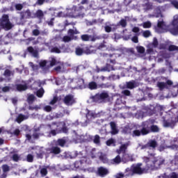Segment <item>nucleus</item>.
Here are the masks:
<instances>
[{
  "mask_svg": "<svg viewBox=\"0 0 178 178\" xmlns=\"http://www.w3.org/2000/svg\"><path fill=\"white\" fill-rule=\"evenodd\" d=\"M149 159L144 157L143 159L146 162L145 168H142L143 163H138L133 164L131 166L128 167L124 170V175L126 177H133L136 175H141L144 173H147L148 170H158L165 163V159L159 156L155 157V153L150 154Z\"/></svg>",
  "mask_w": 178,
  "mask_h": 178,
  "instance_id": "f257e3e1",
  "label": "nucleus"
},
{
  "mask_svg": "<svg viewBox=\"0 0 178 178\" xmlns=\"http://www.w3.org/2000/svg\"><path fill=\"white\" fill-rule=\"evenodd\" d=\"M141 130H134L133 131L132 136L133 137H138L140 136H147L151 133V120H147L143 122L141 125Z\"/></svg>",
  "mask_w": 178,
  "mask_h": 178,
  "instance_id": "f03ea898",
  "label": "nucleus"
},
{
  "mask_svg": "<svg viewBox=\"0 0 178 178\" xmlns=\"http://www.w3.org/2000/svg\"><path fill=\"white\" fill-rule=\"evenodd\" d=\"M165 149H174L175 151L178 150V136L177 138L173 140H166L159 147V151L162 152Z\"/></svg>",
  "mask_w": 178,
  "mask_h": 178,
  "instance_id": "7ed1b4c3",
  "label": "nucleus"
},
{
  "mask_svg": "<svg viewBox=\"0 0 178 178\" xmlns=\"http://www.w3.org/2000/svg\"><path fill=\"white\" fill-rule=\"evenodd\" d=\"M86 119L87 120L85 122H82L81 125L83 126V127H86L88 123L90 122H92L94 119H97V118H99L101 116V114L99 113H95L94 111L86 109Z\"/></svg>",
  "mask_w": 178,
  "mask_h": 178,
  "instance_id": "20e7f679",
  "label": "nucleus"
},
{
  "mask_svg": "<svg viewBox=\"0 0 178 178\" xmlns=\"http://www.w3.org/2000/svg\"><path fill=\"white\" fill-rule=\"evenodd\" d=\"M109 98V93L108 92H102L101 93H97L95 96H92L90 99L93 102H97V104H102L105 102L106 99Z\"/></svg>",
  "mask_w": 178,
  "mask_h": 178,
  "instance_id": "39448f33",
  "label": "nucleus"
},
{
  "mask_svg": "<svg viewBox=\"0 0 178 178\" xmlns=\"http://www.w3.org/2000/svg\"><path fill=\"white\" fill-rule=\"evenodd\" d=\"M0 26L6 30V31H8L13 27V24L10 22L9 20V15H3L1 19Z\"/></svg>",
  "mask_w": 178,
  "mask_h": 178,
  "instance_id": "423d86ee",
  "label": "nucleus"
},
{
  "mask_svg": "<svg viewBox=\"0 0 178 178\" xmlns=\"http://www.w3.org/2000/svg\"><path fill=\"white\" fill-rule=\"evenodd\" d=\"M127 147H129V144H124L116 151L119 154H124L122 158L121 159V161L124 162V163H126V162H129V161H130V156L125 153L126 149H127Z\"/></svg>",
  "mask_w": 178,
  "mask_h": 178,
  "instance_id": "0eeeda50",
  "label": "nucleus"
},
{
  "mask_svg": "<svg viewBox=\"0 0 178 178\" xmlns=\"http://www.w3.org/2000/svg\"><path fill=\"white\" fill-rule=\"evenodd\" d=\"M83 6H73L72 9L68 10L67 16L70 17H84V14H79V10H81Z\"/></svg>",
  "mask_w": 178,
  "mask_h": 178,
  "instance_id": "6e6552de",
  "label": "nucleus"
},
{
  "mask_svg": "<svg viewBox=\"0 0 178 178\" xmlns=\"http://www.w3.org/2000/svg\"><path fill=\"white\" fill-rule=\"evenodd\" d=\"M90 163H91V160H90V159L82 157L79 161H76L74 163V167L76 168V169H79V168H84L86 165H90Z\"/></svg>",
  "mask_w": 178,
  "mask_h": 178,
  "instance_id": "1a4fd4ad",
  "label": "nucleus"
},
{
  "mask_svg": "<svg viewBox=\"0 0 178 178\" xmlns=\"http://www.w3.org/2000/svg\"><path fill=\"white\" fill-rule=\"evenodd\" d=\"M157 146L158 143H156V140H150L146 145L141 146L140 149H150V148H152V149H155Z\"/></svg>",
  "mask_w": 178,
  "mask_h": 178,
  "instance_id": "9d476101",
  "label": "nucleus"
},
{
  "mask_svg": "<svg viewBox=\"0 0 178 178\" xmlns=\"http://www.w3.org/2000/svg\"><path fill=\"white\" fill-rule=\"evenodd\" d=\"M63 102L67 106H70L73 105V104L76 103V100L74 99V97L73 95H68L64 97Z\"/></svg>",
  "mask_w": 178,
  "mask_h": 178,
  "instance_id": "9b49d317",
  "label": "nucleus"
},
{
  "mask_svg": "<svg viewBox=\"0 0 178 178\" xmlns=\"http://www.w3.org/2000/svg\"><path fill=\"white\" fill-rule=\"evenodd\" d=\"M168 31L172 35H178V25H173V21H172L171 24L168 26Z\"/></svg>",
  "mask_w": 178,
  "mask_h": 178,
  "instance_id": "f8f14e48",
  "label": "nucleus"
},
{
  "mask_svg": "<svg viewBox=\"0 0 178 178\" xmlns=\"http://www.w3.org/2000/svg\"><path fill=\"white\" fill-rule=\"evenodd\" d=\"M96 173L97 176H99L100 177H105V176H108V175H109V170L106 168L99 167L97 168Z\"/></svg>",
  "mask_w": 178,
  "mask_h": 178,
  "instance_id": "ddd939ff",
  "label": "nucleus"
},
{
  "mask_svg": "<svg viewBox=\"0 0 178 178\" xmlns=\"http://www.w3.org/2000/svg\"><path fill=\"white\" fill-rule=\"evenodd\" d=\"M116 29H118V25L112 24L109 22L106 23L104 26L106 33H111V31H114Z\"/></svg>",
  "mask_w": 178,
  "mask_h": 178,
  "instance_id": "4468645a",
  "label": "nucleus"
},
{
  "mask_svg": "<svg viewBox=\"0 0 178 178\" xmlns=\"http://www.w3.org/2000/svg\"><path fill=\"white\" fill-rule=\"evenodd\" d=\"M91 136L90 135H81L77 136L76 143H86V141H90Z\"/></svg>",
  "mask_w": 178,
  "mask_h": 178,
  "instance_id": "2eb2a0df",
  "label": "nucleus"
},
{
  "mask_svg": "<svg viewBox=\"0 0 178 178\" xmlns=\"http://www.w3.org/2000/svg\"><path fill=\"white\" fill-rule=\"evenodd\" d=\"M157 27L163 30V31H168V27H169V26H166V22L163 21V19H160L158 21Z\"/></svg>",
  "mask_w": 178,
  "mask_h": 178,
  "instance_id": "dca6fc26",
  "label": "nucleus"
},
{
  "mask_svg": "<svg viewBox=\"0 0 178 178\" xmlns=\"http://www.w3.org/2000/svg\"><path fill=\"white\" fill-rule=\"evenodd\" d=\"M47 154H54L55 155H58V154H60V148L58 146L52 147L51 148H47L46 149Z\"/></svg>",
  "mask_w": 178,
  "mask_h": 178,
  "instance_id": "f3484780",
  "label": "nucleus"
},
{
  "mask_svg": "<svg viewBox=\"0 0 178 178\" xmlns=\"http://www.w3.org/2000/svg\"><path fill=\"white\" fill-rule=\"evenodd\" d=\"M82 41H95V40H98V37L90 35H82L81 36Z\"/></svg>",
  "mask_w": 178,
  "mask_h": 178,
  "instance_id": "a211bd4d",
  "label": "nucleus"
},
{
  "mask_svg": "<svg viewBox=\"0 0 178 178\" xmlns=\"http://www.w3.org/2000/svg\"><path fill=\"white\" fill-rule=\"evenodd\" d=\"M73 83L76 84L74 88H81V87L84 84V79L77 78V79H73Z\"/></svg>",
  "mask_w": 178,
  "mask_h": 178,
  "instance_id": "6ab92c4d",
  "label": "nucleus"
},
{
  "mask_svg": "<svg viewBox=\"0 0 178 178\" xmlns=\"http://www.w3.org/2000/svg\"><path fill=\"white\" fill-rule=\"evenodd\" d=\"M149 17H165V16L161 13V7H157L155 9L154 14L149 15Z\"/></svg>",
  "mask_w": 178,
  "mask_h": 178,
  "instance_id": "aec40b11",
  "label": "nucleus"
},
{
  "mask_svg": "<svg viewBox=\"0 0 178 178\" xmlns=\"http://www.w3.org/2000/svg\"><path fill=\"white\" fill-rule=\"evenodd\" d=\"M27 51L33 58H38V50L35 49L33 47H29Z\"/></svg>",
  "mask_w": 178,
  "mask_h": 178,
  "instance_id": "412c9836",
  "label": "nucleus"
},
{
  "mask_svg": "<svg viewBox=\"0 0 178 178\" xmlns=\"http://www.w3.org/2000/svg\"><path fill=\"white\" fill-rule=\"evenodd\" d=\"M169 161H170V163L172 166H177V165H178V156L177 155L170 156L169 157Z\"/></svg>",
  "mask_w": 178,
  "mask_h": 178,
  "instance_id": "4be33fe9",
  "label": "nucleus"
},
{
  "mask_svg": "<svg viewBox=\"0 0 178 178\" xmlns=\"http://www.w3.org/2000/svg\"><path fill=\"white\" fill-rule=\"evenodd\" d=\"M33 16H31V12L30 10H27L26 11L22 13L21 19L24 20L25 19H31Z\"/></svg>",
  "mask_w": 178,
  "mask_h": 178,
  "instance_id": "5701e85b",
  "label": "nucleus"
},
{
  "mask_svg": "<svg viewBox=\"0 0 178 178\" xmlns=\"http://www.w3.org/2000/svg\"><path fill=\"white\" fill-rule=\"evenodd\" d=\"M29 119V115H24L23 114H19L18 116L17 117L15 121L17 123H22L23 120H27Z\"/></svg>",
  "mask_w": 178,
  "mask_h": 178,
  "instance_id": "b1692460",
  "label": "nucleus"
},
{
  "mask_svg": "<svg viewBox=\"0 0 178 178\" xmlns=\"http://www.w3.org/2000/svg\"><path fill=\"white\" fill-rule=\"evenodd\" d=\"M112 70H115V69L113 68V65H111L108 63L105 67H102L100 69V72H112Z\"/></svg>",
  "mask_w": 178,
  "mask_h": 178,
  "instance_id": "393cba45",
  "label": "nucleus"
},
{
  "mask_svg": "<svg viewBox=\"0 0 178 178\" xmlns=\"http://www.w3.org/2000/svg\"><path fill=\"white\" fill-rule=\"evenodd\" d=\"M120 162H122V158H120V155H118L114 159L110 160V163H111V165H119Z\"/></svg>",
  "mask_w": 178,
  "mask_h": 178,
  "instance_id": "a878e982",
  "label": "nucleus"
},
{
  "mask_svg": "<svg viewBox=\"0 0 178 178\" xmlns=\"http://www.w3.org/2000/svg\"><path fill=\"white\" fill-rule=\"evenodd\" d=\"M110 126L111 127V134H118L119 133V130L116 127V123L111 122H110Z\"/></svg>",
  "mask_w": 178,
  "mask_h": 178,
  "instance_id": "bb28decb",
  "label": "nucleus"
},
{
  "mask_svg": "<svg viewBox=\"0 0 178 178\" xmlns=\"http://www.w3.org/2000/svg\"><path fill=\"white\" fill-rule=\"evenodd\" d=\"M163 125L164 127H170V129H173V127H175V126H176V122H175V121H171V122L163 121Z\"/></svg>",
  "mask_w": 178,
  "mask_h": 178,
  "instance_id": "cd10ccee",
  "label": "nucleus"
},
{
  "mask_svg": "<svg viewBox=\"0 0 178 178\" xmlns=\"http://www.w3.org/2000/svg\"><path fill=\"white\" fill-rule=\"evenodd\" d=\"M44 154H45V152L44 151L43 147H38L36 150V154L38 158L42 159V156H44Z\"/></svg>",
  "mask_w": 178,
  "mask_h": 178,
  "instance_id": "c85d7f7f",
  "label": "nucleus"
},
{
  "mask_svg": "<svg viewBox=\"0 0 178 178\" xmlns=\"http://www.w3.org/2000/svg\"><path fill=\"white\" fill-rule=\"evenodd\" d=\"M137 86V83H136V81H134L127 82V88H129V90H133V88H136Z\"/></svg>",
  "mask_w": 178,
  "mask_h": 178,
  "instance_id": "c756f323",
  "label": "nucleus"
},
{
  "mask_svg": "<svg viewBox=\"0 0 178 178\" xmlns=\"http://www.w3.org/2000/svg\"><path fill=\"white\" fill-rule=\"evenodd\" d=\"M48 62L47 60H41L40 62V66L43 69V70H48L49 69V65H47Z\"/></svg>",
  "mask_w": 178,
  "mask_h": 178,
  "instance_id": "7c9ffc66",
  "label": "nucleus"
},
{
  "mask_svg": "<svg viewBox=\"0 0 178 178\" xmlns=\"http://www.w3.org/2000/svg\"><path fill=\"white\" fill-rule=\"evenodd\" d=\"M142 6L145 10H149L151 9V3L148 0H145Z\"/></svg>",
  "mask_w": 178,
  "mask_h": 178,
  "instance_id": "2f4dec72",
  "label": "nucleus"
},
{
  "mask_svg": "<svg viewBox=\"0 0 178 178\" xmlns=\"http://www.w3.org/2000/svg\"><path fill=\"white\" fill-rule=\"evenodd\" d=\"M15 87L17 91H26V90H27L26 84H17Z\"/></svg>",
  "mask_w": 178,
  "mask_h": 178,
  "instance_id": "473e14b6",
  "label": "nucleus"
},
{
  "mask_svg": "<svg viewBox=\"0 0 178 178\" xmlns=\"http://www.w3.org/2000/svg\"><path fill=\"white\" fill-rule=\"evenodd\" d=\"M68 35H70L71 37H73L74 34H80V32L77 31V29L76 27H74L73 29H69L67 31Z\"/></svg>",
  "mask_w": 178,
  "mask_h": 178,
  "instance_id": "72a5a7b5",
  "label": "nucleus"
},
{
  "mask_svg": "<svg viewBox=\"0 0 178 178\" xmlns=\"http://www.w3.org/2000/svg\"><path fill=\"white\" fill-rule=\"evenodd\" d=\"M55 126L56 127H60L58 130H60L65 126V122L53 123L51 125H49V127L51 129H55Z\"/></svg>",
  "mask_w": 178,
  "mask_h": 178,
  "instance_id": "f704fd0d",
  "label": "nucleus"
},
{
  "mask_svg": "<svg viewBox=\"0 0 178 178\" xmlns=\"http://www.w3.org/2000/svg\"><path fill=\"white\" fill-rule=\"evenodd\" d=\"M35 29H33L32 31V35H34L35 37H38L40 34H41V31H40V27H38V25H35Z\"/></svg>",
  "mask_w": 178,
  "mask_h": 178,
  "instance_id": "c9c22d12",
  "label": "nucleus"
},
{
  "mask_svg": "<svg viewBox=\"0 0 178 178\" xmlns=\"http://www.w3.org/2000/svg\"><path fill=\"white\" fill-rule=\"evenodd\" d=\"M40 174L42 177L48 175V166H43L40 168Z\"/></svg>",
  "mask_w": 178,
  "mask_h": 178,
  "instance_id": "e433bc0d",
  "label": "nucleus"
},
{
  "mask_svg": "<svg viewBox=\"0 0 178 178\" xmlns=\"http://www.w3.org/2000/svg\"><path fill=\"white\" fill-rule=\"evenodd\" d=\"M88 88H89V90H97V88H98V85L97 83L92 81L88 83Z\"/></svg>",
  "mask_w": 178,
  "mask_h": 178,
  "instance_id": "4c0bfd02",
  "label": "nucleus"
},
{
  "mask_svg": "<svg viewBox=\"0 0 178 178\" xmlns=\"http://www.w3.org/2000/svg\"><path fill=\"white\" fill-rule=\"evenodd\" d=\"M97 156H99L100 161H102L104 163H106V162H108V159H106V156L103 155L102 152L97 153Z\"/></svg>",
  "mask_w": 178,
  "mask_h": 178,
  "instance_id": "58836bf2",
  "label": "nucleus"
},
{
  "mask_svg": "<svg viewBox=\"0 0 178 178\" xmlns=\"http://www.w3.org/2000/svg\"><path fill=\"white\" fill-rule=\"evenodd\" d=\"M59 62L56 61V58L54 57H51L49 58V63L50 65H49V67H52V66H55V65H58Z\"/></svg>",
  "mask_w": 178,
  "mask_h": 178,
  "instance_id": "ea45409f",
  "label": "nucleus"
},
{
  "mask_svg": "<svg viewBox=\"0 0 178 178\" xmlns=\"http://www.w3.org/2000/svg\"><path fill=\"white\" fill-rule=\"evenodd\" d=\"M45 84V81H36L33 83L34 86H31L32 88H36L35 87H41V86Z\"/></svg>",
  "mask_w": 178,
  "mask_h": 178,
  "instance_id": "a19ab883",
  "label": "nucleus"
},
{
  "mask_svg": "<svg viewBox=\"0 0 178 178\" xmlns=\"http://www.w3.org/2000/svg\"><path fill=\"white\" fill-rule=\"evenodd\" d=\"M62 69H63V63L60 62L57 64V66L54 68V70L59 73L60 72H62Z\"/></svg>",
  "mask_w": 178,
  "mask_h": 178,
  "instance_id": "79ce46f5",
  "label": "nucleus"
},
{
  "mask_svg": "<svg viewBox=\"0 0 178 178\" xmlns=\"http://www.w3.org/2000/svg\"><path fill=\"white\" fill-rule=\"evenodd\" d=\"M143 27V29H151V26H152V24L149 21H147L145 22H143L142 24H140Z\"/></svg>",
  "mask_w": 178,
  "mask_h": 178,
  "instance_id": "37998d69",
  "label": "nucleus"
},
{
  "mask_svg": "<svg viewBox=\"0 0 178 178\" xmlns=\"http://www.w3.org/2000/svg\"><path fill=\"white\" fill-rule=\"evenodd\" d=\"M72 40H73V37H72L71 35H65L63 38H62V41L63 42H70V41H72Z\"/></svg>",
  "mask_w": 178,
  "mask_h": 178,
  "instance_id": "c03bdc74",
  "label": "nucleus"
},
{
  "mask_svg": "<svg viewBox=\"0 0 178 178\" xmlns=\"http://www.w3.org/2000/svg\"><path fill=\"white\" fill-rule=\"evenodd\" d=\"M29 111H40L41 109V105L29 106Z\"/></svg>",
  "mask_w": 178,
  "mask_h": 178,
  "instance_id": "a18cd8bd",
  "label": "nucleus"
},
{
  "mask_svg": "<svg viewBox=\"0 0 178 178\" xmlns=\"http://www.w3.org/2000/svg\"><path fill=\"white\" fill-rule=\"evenodd\" d=\"M34 99H35V96H34V95H29L27 98L28 104H33Z\"/></svg>",
  "mask_w": 178,
  "mask_h": 178,
  "instance_id": "49530a36",
  "label": "nucleus"
},
{
  "mask_svg": "<svg viewBox=\"0 0 178 178\" xmlns=\"http://www.w3.org/2000/svg\"><path fill=\"white\" fill-rule=\"evenodd\" d=\"M75 53H76V55H77L78 56H80L83 55V54H84V50H83V49L81 47H77L76 49Z\"/></svg>",
  "mask_w": 178,
  "mask_h": 178,
  "instance_id": "de8ad7c7",
  "label": "nucleus"
},
{
  "mask_svg": "<svg viewBox=\"0 0 178 178\" xmlns=\"http://www.w3.org/2000/svg\"><path fill=\"white\" fill-rule=\"evenodd\" d=\"M138 35H140V34H135L134 36L131 38V41H132V42H134L135 44H138Z\"/></svg>",
  "mask_w": 178,
  "mask_h": 178,
  "instance_id": "09e8293b",
  "label": "nucleus"
},
{
  "mask_svg": "<svg viewBox=\"0 0 178 178\" xmlns=\"http://www.w3.org/2000/svg\"><path fill=\"white\" fill-rule=\"evenodd\" d=\"M93 143H95V144H97V145H99V144H101V138L99 137V136H95Z\"/></svg>",
  "mask_w": 178,
  "mask_h": 178,
  "instance_id": "8fccbe9b",
  "label": "nucleus"
},
{
  "mask_svg": "<svg viewBox=\"0 0 178 178\" xmlns=\"http://www.w3.org/2000/svg\"><path fill=\"white\" fill-rule=\"evenodd\" d=\"M58 145H60V147H65V144H66V140L63 138L58 139L57 140Z\"/></svg>",
  "mask_w": 178,
  "mask_h": 178,
  "instance_id": "3c124183",
  "label": "nucleus"
},
{
  "mask_svg": "<svg viewBox=\"0 0 178 178\" xmlns=\"http://www.w3.org/2000/svg\"><path fill=\"white\" fill-rule=\"evenodd\" d=\"M142 34L145 38H148V37H151V31L149 30L143 31L142 32Z\"/></svg>",
  "mask_w": 178,
  "mask_h": 178,
  "instance_id": "603ef678",
  "label": "nucleus"
},
{
  "mask_svg": "<svg viewBox=\"0 0 178 178\" xmlns=\"http://www.w3.org/2000/svg\"><path fill=\"white\" fill-rule=\"evenodd\" d=\"M10 91V87L4 86L3 88H0V93L3 92H9Z\"/></svg>",
  "mask_w": 178,
  "mask_h": 178,
  "instance_id": "864d4df0",
  "label": "nucleus"
},
{
  "mask_svg": "<svg viewBox=\"0 0 178 178\" xmlns=\"http://www.w3.org/2000/svg\"><path fill=\"white\" fill-rule=\"evenodd\" d=\"M157 86L160 90H163V88H166V83L165 82H158Z\"/></svg>",
  "mask_w": 178,
  "mask_h": 178,
  "instance_id": "5fc2aeb1",
  "label": "nucleus"
},
{
  "mask_svg": "<svg viewBox=\"0 0 178 178\" xmlns=\"http://www.w3.org/2000/svg\"><path fill=\"white\" fill-rule=\"evenodd\" d=\"M118 26H122V27H126L127 26V22L126 21V19H122L119 22Z\"/></svg>",
  "mask_w": 178,
  "mask_h": 178,
  "instance_id": "6e6d98bb",
  "label": "nucleus"
},
{
  "mask_svg": "<svg viewBox=\"0 0 178 178\" xmlns=\"http://www.w3.org/2000/svg\"><path fill=\"white\" fill-rule=\"evenodd\" d=\"M136 50L138 51V52L139 54H144V52H145V48H144L142 46H138L136 47Z\"/></svg>",
  "mask_w": 178,
  "mask_h": 178,
  "instance_id": "4d7b16f0",
  "label": "nucleus"
},
{
  "mask_svg": "<svg viewBox=\"0 0 178 178\" xmlns=\"http://www.w3.org/2000/svg\"><path fill=\"white\" fill-rule=\"evenodd\" d=\"M4 76L5 77H10V76H13V72L9 70H6L4 72Z\"/></svg>",
  "mask_w": 178,
  "mask_h": 178,
  "instance_id": "13d9d810",
  "label": "nucleus"
},
{
  "mask_svg": "<svg viewBox=\"0 0 178 178\" xmlns=\"http://www.w3.org/2000/svg\"><path fill=\"white\" fill-rule=\"evenodd\" d=\"M123 133H124L125 134H129L130 133H131V129H130V127L127 126L125 127L123 130H122Z\"/></svg>",
  "mask_w": 178,
  "mask_h": 178,
  "instance_id": "bf43d9fd",
  "label": "nucleus"
},
{
  "mask_svg": "<svg viewBox=\"0 0 178 178\" xmlns=\"http://www.w3.org/2000/svg\"><path fill=\"white\" fill-rule=\"evenodd\" d=\"M151 130L153 132L156 133V132L159 131V128L158 127V126H156V125H152V126L150 125V131H151Z\"/></svg>",
  "mask_w": 178,
  "mask_h": 178,
  "instance_id": "052dcab7",
  "label": "nucleus"
},
{
  "mask_svg": "<svg viewBox=\"0 0 178 178\" xmlns=\"http://www.w3.org/2000/svg\"><path fill=\"white\" fill-rule=\"evenodd\" d=\"M168 50L170 51H178V47L176 45H170L168 47Z\"/></svg>",
  "mask_w": 178,
  "mask_h": 178,
  "instance_id": "680f3d73",
  "label": "nucleus"
},
{
  "mask_svg": "<svg viewBox=\"0 0 178 178\" xmlns=\"http://www.w3.org/2000/svg\"><path fill=\"white\" fill-rule=\"evenodd\" d=\"M44 95V89H40L37 91V97L39 98H42V97Z\"/></svg>",
  "mask_w": 178,
  "mask_h": 178,
  "instance_id": "e2e57ef3",
  "label": "nucleus"
},
{
  "mask_svg": "<svg viewBox=\"0 0 178 178\" xmlns=\"http://www.w3.org/2000/svg\"><path fill=\"white\" fill-rule=\"evenodd\" d=\"M126 175H124V172H118L115 175H114L115 178H124Z\"/></svg>",
  "mask_w": 178,
  "mask_h": 178,
  "instance_id": "0e129e2a",
  "label": "nucleus"
},
{
  "mask_svg": "<svg viewBox=\"0 0 178 178\" xmlns=\"http://www.w3.org/2000/svg\"><path fill=\"white\" fill-rule=\"evenodd\" d=\"M26 161L27 162H33V161H34V156L33 154H28L26 156Z\"/></svg>",
  "mask_w": 178,
  "mask_h": 178,
  "instance_id": "69168bd1",
  "label": "nucleus"
},
{
  "mask_svg": "<svg viewBox=\"0 0 178 178\" xmlns=\"http://www.w3.org/2000/svg\"><path fill=\"white\" fill-rule=\"evenodd\" d=\"M171 4L175 8V9H178V1L172 0L171 1Z\"/></svg>",
  "mask_w": 178,
  "mask_h": 178,
  "instance_id": "338daca9",
  "label": "nucleus"
},
{
  "mask_svg": "<svg viewBox=\"0 0 178 178\" xmlns=\"http://www.w3.org/2000/svg\"><path fill=\"white\" fill-rule=\"evenodd\" d=\"M178 24V15H175L173 17L172 24Z\"/></svg>",
  "mask_w": 178,
  "mask_h": 178,
  "instance_id": "774afa93",
  "label": "nucleus"
}]
</instances>
